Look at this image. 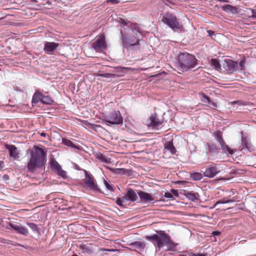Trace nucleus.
Returning a JSON list of instances; mask_svg holds the SVG:
<instances>
[{
	"label": "nucleus",
	"mask_w": 256,
	"mask_h": 256,
	"mask_svg": "<svg viewBox=\"0 0 256 256\" xmlns=\"http://www.w3.org/2000/svg\"><path fill=\"white\" fill-rule=\"evenodd\" d=\"M46 154L42 148L35 146L30 152V157L28 162L27 168L30 172L42 168L46 162Z\"/></svg>",
	"instance_id": "obj_1"
},
{
	"label": "nucleus",
	"mask_w": 256,
	"mask_h": 256,
	"mask_svg": "<svg viewBox=\"0 0 256 256\" xmlns=\"http://www.w3.org/2000/svg\"><path fill=\"white\" fill-rule=\"evenodd\" d=\"M146 239L154 242L156 246L160 248L166 246V250H172L176 244L171 240L170 236L162 230L157 232V234L146 236Z\"/></svg>",
	"instance_id": "obj_2"
},
{
	"label": "nucleus",
	"mask_w": 256,
	"mask_h": 256,
	"mask_svg": "<svg viewBox=\"0 0 256 256\" xmlns=\"http://www.w3.org/2000/svg\"><path fill=\"white\" fill-rule=\"evenodd\" d=\"M196 61L194 56L187 52H180L177 56L175 65L178 70L186 71L195 67Z\"/></svg>",
	"instance_id": "obj_3"
},
{
	"label": "nucleus",
	"mask_w": 256,
	"mask_h": 256,
	"mask_svg": "<svg viewBox=\"0 0 256 256\" xmlns=\"http://www.w3.org/2000/svg\"><path fill=\"white\" fill-rule=\"evenodd\" d=\"M162 21L174 32L184 31L183 26L179 22L177 18L171 14H164L162 17Z\"/></svg>",
	"instance_id": "obj_4"
},
{
	"label": "nucleus",
	"mask_w": 256,
	"mask_h": 256,
	"mask_svg": "<svg viewBox=\"0 0 256 256\" xmlns=\"http://www.w3.org/2000/svg\"><path fill=\"white\" fill-rule=\"evenodd\" d=\"M245 63L244 60H242L238 62L230 59H226L224 61L223 66L226 70L230 73H232L236 71L242 70L244 68Z\"/></svg>",
	"instance_id": "obj_5"
},
{
	"label": "nucleus",
	"mask_w": 256,
	"mask_h": 256,
	"mask_svg": "<svg viewBox=\"0 0 256 256\" xmlns=\"http://www.w3.org/2000/svg\"><path fill=\"white\" fill-rule=\"evenodd\" d=\"M108 126L119 124L122 123V118L119 111H113L110 114L106 116L104 120Z\"/></svg>",
	"instance_id": "obj_6"
},
{
	"label": "nucleus",
	"mask_w": 256,
	"mask_h": 256,
	"mask_svg": "<svg viewBox=\"0 0 256 256\" xmlns=\"http://www.w3.org/2000/svg\"><path fill=\"white\" fill-rule=\"evenodd\" d=\"M92 46L96 52H102L106 48V44L104 36L100 35L98 38L92 44Z\"/></svg>",
	"instance_id": "obj_7"
},
{
	"label": "nucleus",
	"mask_w": 256,
	"mask_h": 256,
	"mask_svg": "<svg viewBox=\"0 0 256 256\" xmlns=\"http://www.w3.org/2000/svg\"><path fill=\"white\" fill-rule=\"evenodd\" d=\"M84 174L86 178L84 180V186L86 189L94 191L98 190V188L94 178L92 177L86 170H84Z\"/></svg>",
	"instance_id": "obj_8"
},
{
	"label": "nucleus",
	"mask_w": 256,
	"mask_h": 256,
	"mask_svg": "<svg viewBox=\"0 0 256 256\" xmlns=\"http://www.w3.org/2000/svg\"><path fill=\"white\" fill-rule=\"evenodd\" d=\"M220 172V170L216 164H212L208 166L204 172L203 175L205 177L212 178L216 174Z\"/></svg>",
	"instance_id": "obj_9"
},
{
	"label": "nucleus",
	"mask_w": 256,
	"mask_h": 256,
	"mask_svg": "<svg viewBox=\"0 0 256 256\" xmlns=\"http://www.w3.org/2000/svg\"><path fill=\"white\" fill-rule=\"evenodd\" d=\"M39 101L44 104H51L53 102L52 100L49 96H44L42 94H40L38 96H36V94H34L32 98V102H37Z\"/></svg>",
	"instance_id": "obj_10"
},
{
	"label": "nucleus",
	"mask_w": 256,
	"mask_h": 256,
	"mask_svg": "<svg viewBox=\"0 0 256 256\" xmlns=\"http://www.w3.org/2000/svg\"><path fill=\"white\" fill-rule=\"evenodd\" d=\"M122 40L124 46L127 48L132 46H138L140 44V40L135 38L123 37Z\"/></svg>",
	"instance_id": "obj_11"
},
{
	"label": "nucleus",
	"mask_w": 256,
	"mask_h": 256,
	"mask_svg": "<svg viewBox=\"0 0 256 256\" xmlns=\"http://www.w3.org/2000/svg\"><path fill=\"white\" fill-rule=\"evenodd\" d=\"M162 124V122L158 120L156 114H154L149 118L147 125L154 128H157Z\"/></svg>",
	"instance_id": "obj_12"
},
{
	"label": "nucleus",
	"mask_w": 256,
	"mask_h": 256,
	"mask_svg": "<svg viewBox=\"0 0 256 256\" xmlns=\"http://www.w3.org/2000/svg\"><path fill=\"white\" fill-rule=\"evenodd\" d=\"M58 46V43L46 42L44 43V50L46 53L51 54L52 52L56 49Z\"/></svg>",
	"instance_id": "obj_13"
},
{
	"label": "nucleus",
	"mask_w": 256,
	"mask_h": 256,
	"mask_svg": "<svg viewBox=\"0 0 256 256\" xmlns=\"http://www.w3.org/2000/svg\"><path fill=\"white\" fill-rule=\"evenodd\" d=\"M10 226L15 230L16 232L19 234L26 235L28 234V229L22 226L21 224H10Z\"/></svg>",
	"instance_id": "obj_14"
},
{
	"label": "nucleus",
	"mask_w": 256,
	"mask_h": 256,
	"mask_svg": "<svg viewBox=\"0 0 256 256\" xmlns=\"http://www.w3.org/2000/svg\"><path fill=\"white\" fill-rule=\"evenodd\" d=\"M138 195L142 200L145 202H150L154 200L152 196L146 192L140 191L138 192Z\"/></svg>",
	"instance_id": "obj_15"
},
{
	"label": "nucleus",
	"mask_w": 256,
	"mask_h": 256,
	"mask_svg": "<svg viewBox=\"0 0 256 256\" xmlns=\"http://www.w3.org/2000/svg\"><path fill=\"white\" fill-rule=\"evenodd\" d=\"M124 197H126L127 202L128 200L135 202L138 199V196L136 192L130 188L128 190V192Z\"/></svg>",
	"instance_id": "obj_16"
},
{
	"label": "nucleus",
	"mask_w": 256,
	"mask_h": 256,
	"mask_svg": "<svg viewBox=\"0 0 256 256\" xmlns=\"http://www.w3.org/2000/svg\"><path fill=\"white\" fill-rule=\"evenodd\" d=\"M7 148L8 150L10 152V156L13 158L14 159H16L19 158L18 156V152L17 148L12 145L8 146Z\"/></svg>",
	"instance_id": "obj_17"
},
{
	"label": "nucleus",
	"mask_w": 256,
	"mask_h": 256,
	"mask_svg": "<svg viewBox=\"0 0 256 256\" xmlns=\"http://www.w3.org/2000/svg\"><path fill=\"white\" fill-rule=\"evenodd\" d=\"M217 142L219 143L221 149L224 150H226L230 154H232L234 153V151L232 150L228 146L225 144V142L223 140V138H221L217 140Z\"/></svg>",
	"instance_id": "obj_18"
},
{
	"label": "nucleus",
	"mask_w": 256,
	"mask_h": 256,
	"mask_svg": "<svg viewBox=\"0 0 256 256\" xmlns=\"http://www.w3.org/2000/svg\"><path fill=\"white\" fill-rule=\"evenodd\" d=\"M164 148L170 151L172 154H174L176 152V150L172 142H167L164 146Z\"/></svg>",
	"instance_id": "obj_19"
},
{
	"label": "nucleus",
	"mask_w": 256,
	"mask_h": 256,
	"mask_svg": "<svg viewBox=\"0 0 256 256\" xmlns=\"http://www.w3.org/2000/svg\"><path fill=\"white\" fill-rule=\"evenodd\" d=\"M130 245L133 248H136L140 250H143L146 246L145 243L141 241L133 242Z\"/></svg>",
	"instance_id": "obj_20"
},
{
	"label": "nucleus",
	"mask_w": 256,
	"mask_h": 256,
	"mask_svg": "<svg viewBox=\"0 0 256 256\" xmlns=\"http://www.w3.org/2000/svg\"><path fill=\"white\" fill-rule=\"evenodd\" d=\"M185 196L186 198L192 201H195L199 198V194L196 192H188L186 193Z\"/></svg>",
	"instance_id": "obj_21"
},
{
	"label": "nucleus",
	"mask_w": 256,
	"mask_h": 256,
	"mask_svg": "<svg viewBox=\"0 0 256 256\" xmlns=\"http://www.w3.org/2000/svg\"><path fill=\"white\" fill-rule=\"evenodd\" d=\"M50 164L52 170L54 172H56L58 170H60V168H61V166L54 160H52Z\"/></svg>",
	"instance_id": "obj_22"
},
{
	"label": "nucleus",
	"mask_w": 256,
	"mask_h": 256,
	"mask_svg": "<svg viewBox=\"0 0 256 256\" xmlns=\"http://www.w3.org/2000/svg\"><path fill=\"white\" fill-rule=\"evenodd\" d=\"M191 178L194 180H199L202 178V174L198 172H194L190 174Z\"/></svg>",
	"instance_id": "obj_23"
},
{
	"label": "nucleus",
	"mask_w": 256,
	"mask_h": 256,
	"mask_svg": "<svg viewBox=\"0 0 256 256\" xmlns=\"http://www.w3.org/2000/svg\"><path fill=\"white\" fill-rule=\"evenodd\" d=\"M62 144L65 146H68L74 148L75 149H78V147L73 144L72 142L70 140L67 139H63L62 140Z\"/></svg>",
	"instance_id": "obj_24"
},
{
	"label": "nucleus",
	"mask_w": 256,
	"mask_h": 256,
	"mask_svg": "<svg viewBox=\"0 0 256 256\" xmlns=\"http://www.w3.org/2000/svg\"><path fill=\"white\" fill-rule=\"evenodd\" d=\"M80 248L82 250V251L83 253L90 254L92 252V250L86 244L80 245Z\"/></svg>",
	"instance_id": "obj_25"
},
{
	"label": "nucleus",
	"mask_w": 256,
	"mask_h": 256,
	"mask_svg": "<svg viewBox=\"0 0 256 256\" xmlns=\"http://www.w3.org/2000/svg\"><path fill=\"white\" fill-rule=\"evenodd\" d=\"M116 203L118 206L123 207L124 204H127L126 199L124 196L121 198H117Z\"/></svg>",
	"instance_id": "obj_26"
},
{
	"label": "nucleus",
	"mask_w": 256,
	"mask_h": 256,
	"mask_svg": "<svg viewBox=\"0 0 256 256\" xmlns=\"http://www.w3.org/2000/svg\"><path fill=\"white\" fill-rule=\"evenodd\" d=\"M27 224L34 232L36 234L40 233L39 229L38 227V226L36 224L33 222H28Z\"/></svg>",
	"instance_id": "obj_27"
},
{
	"label": "nucleus",
	"mask_w": 256,
	"mask_h": 256,
	"mask_svg": "<svg viewBox=\"0 0 256 256\" xmlns=\"http://www.w3.org/2000/svg\"><path fill=\"white\" fill-rule=\"evenodd\" d=\"M177 191L175 190H172L171 192H166L164 194V196L166 198H169V199H172L174 198L173 194L174 195L177 194Z\"/></svg>",
	"instance_id": "obj_28"
},
{
	"label": "nucleus",
	"mask_w": 256,
	"mask_h": 256,
	"mask_svg": "<svg viewBox=\"0 0 256 256\" xmlns=\"http://www.w3.org/2000/svg\"><path fill=\"white\" fill-rule=\"evenodd\" d=\"M86 125L88 128H91L96 131L98 130H100V128H101V126L100 125L90 123V122H87L86 124Z\"/></svg>",
	"instance_id": "obj_29"
},
{
	"label": "nucleus",
	"mask_w": 256,
	"mask_h": 256,
	"mask_svg": "<svg viewBox=\"0 0 256 256\" xmlns=\"http://www.w3.org/2000/svg\"><path fill=\"white\" fill-rule=\"evenodd\" d=\"M98 158L99 160H100L102 162H104L106 164H109L110 162V159L105 156L102 155V154H100L98 156Z\"/></svg>",
	"instance_id": "obj_30"
},
{
	"label": "nucleus",
	"mask_w": 256,
	"mask_h": 256,
	"mask_svg": "<svg viewBox=\"0 0 256 256\" xmlns=\"http://www.w3.org/2000/svg\"><path fill=\"white\" fill-rule=\"evenodd\" d=\"M211 64L216 70L220 69V65L218 60L216 59H212L211 60Z\"/></svg>",
	"instance_id": "obj_31"
},
{
	"label": "nucleus",
	"mask_w": 256,
	"mask_h": 256,
	"mask_svg": "<svg viewBox=\"0 0 256 256\" xmlns=\"http://www.w3.org/2000/svg\"><path fill=\"white\" fill-rule=\"evenodd\" d=\"M248 142H247L246 138L244 137L242 138V148L241 150H243L244 149H248Z\"/></svg>",
	"instance_id": "obj_32"
},
{
	"label": "nucleus",
	"mask_w": 256,
	"mask_h": 256,
	"mask_svg": "<svg viewBox=\"0 0 256 256\" xmlns=\"http://www.w3.org/2000/svg\"><path fill=\"white\" fill-rule=\"evenodd\" d=\"M234 200H226L225 198H224L222 200H218L216 202V204L214 205V208L216 207V206L218 204H227V203H230L232 202Z\"/></svg>",
	"instance_id": "obj_33"
},
{
	"label": "nucleus",
	"mask_w": 256,
	"mask_h": 256,
	"mask_svg": "<svg viewBox=\"0 0 256 256\" xmlns=\"http://www.w3.org/2000/svg\"><path fill=\"white\" fill-rule=\"evenodd\" d=\"M56 172L59 176H60L63 178H66V172L64 170L62 167L60 168V170H58Z\"/></svg>",
	"instance_id": "obj_34"
},
{
	"label": "nucleus",
	"mask_w": 256,
	"mask_h": 256,
	"mask_svg": "<svg viewBox=\"0 0 256 256\" xmlns=\"http://www.w3.org/2000/svg\"><path fill=\"white\" fill-rule=\"evenodd\" d=\"M99 76L104 77L106 78H115L116 76L114 74H109V73H104V74H100L98 75Z\"/></svg>",
	"instance_id": "obj_35"
},
{
	"label": "nucleus",
	"mask_w": 256,
	"mask_h": 256,
	"mask_svg": "<svg viewBox=\"0 0 256 256\" xmlns=\"http://www.w3.org/2000/svg\"><path fill=\"white\" fill-rule=\"evenodd\" d=\"M2 242L4 244H12L14 246H21L25 248L24 246L20 245V244H18V243L14 242L11 240H3Z\"/></svg>",
	"instance_id": "obj_36"
},
{
	"label": "nucleus",
	"mask_w": 256,
	"mask_h": 256,
	"mask_svg": "<svg viewBox=\"0 0 256 256\" xmlns=\"http://www.w3.org/2000/svg\"><path fill=\"white\" fill-rule=\"evenodd\" d=\"M202 100L204 102H207L208 104H210V100L209 98L206 96V94H202Z\"/></svg>",
	"instance_id": "obj_37"
},
{
	"label": "nucleus",
	"mask_w": 256,
	"mask_h": 256,
	"mask_svg": "<svg viewBox=\"0 0 256 256\" xmlns=\"http://www.w3.org/2000/svg\"><path fill=\"white\" fill-rule=\"evenodd\" d=\"M126 170L124 168H116L114 170V172L116 174H122L126 173Z\"/></svg>",
	"instance_id": "obj_38"
},
{
	"label": "nucleus",
	"mask_w": 256,
	"mask_h": 256,
	"mask_svg": "<svg viewBox=\"0 0 256 256\" xmlns=\"http://www.w3.org/2000/svg\"><path fill=\"white\" fill-rule=\"evenodd\" d=\"M232 104H237L238 106H246V102L242 100L234 101L232 102Z\"/></svg>",
	"instance_id": "obj_39"
},
{
	"label": "nucleus",
	"mask_w": 256,
	"mask_h": 256,
	"mask_svg": "<svg viewBox=\"0 0 256 256\" xmlns=\"http://www.w3.org/2000/svg\"><path fill=\"white\" fill-rule=\"evenodd\" d=\"M214 136L216 140H220L221 138H222V134L220 132H216L214 133Z\"/></svg>",
	"instance_id": "obj_40"
},
{
	"label": "nucleus",
	"mask_w": 256,
	"mask_h": 256,
	"mask_svg": "<svg viewBox=\"0 0 256 256\" xmlns=\"http://www.w3.org/2000/svg\"><path fill=\"white\" fill-rule=\"evenodd\" d=\"M104 184L105 186L106 187V189L110 192H112L113 191V188H112V186L109 184L108 183V182L106 180H104Z\"/></svg>",
	"instance_id": "obj_41"
},
{
	"label": "nucleus",
	"mask_w": 256,
	"mask_h": 256,
	"mask_svg": "<svg viewBox=\"0 0 256 256\" xmlns=\"http://www.w3.org/2000/svg\"><path fill=\"white\" fill-rule=\"evenodd\" d=\"M190 256H206L205 254H201L198 253L191 252L189 254Z\"/></svg>",
	"instance_id": "obj_42"
},
{
	"label": "nucleus",
	"mask_w": 256,
	"mask_h": 256,
	"mask_svg": "<svg viewBox=\"0 0 256 256\" xmlns=\"http://www.w3.org/2000/svg\"><path fill=\"white\" fill-rule=\"evenodd\" d=\"M116 68L120 69V72H126V70L130 69V68H122V67H117Z\"/></svg>",
	"instance_id": "obj_43"
},
{
	"label": "nucleus",
	"mask_w": 256,
	"mask_h": 256,
	"mask_svg": "<svg viewBox=\"0 0 256 256\" xmlns=\"http://www.w3.org/2000/svg\"><path fill=\"white\" fill-rule=\"evenodd\" d=\"M252 17L256 18V10H252Z\"/></svg>",
	"instance_id": "obj_44"
},
{
	"label": "nucleus",
	"mask_w": 256,
	"mask_h": 256,
	"mask_svg": "<svg viewBox=\"0 0 256 256\" xmlns=\"http://www.w3.org/2000/svg\"><path fill=\"white\" fill-rule=\"evenodd\" d=\"M232 6H230L229 4L226 5L224 7V10H230V8H232Z\"/></svg>",
	"instance_id": "obj_45"
},
{
	"label": "nucleus",
	"mask_w": 256,
	"mask_h": 256,
	"mask_svg": "<svg viewBox=\"0 0 256 256\" xmlns=\"http://www.w3.org/2000/svg\"><path fill=\"white\" fill-rule=\"evenodd\" d=\"M108 2H111L114 4H117V3L120 2V0H108Z\"/></svg>",
	"instance_id": "obj_46"
},
{
	"label": "nucleus",
	"mask_w": 256,
	"mask_h": 256,
	"mask_svg": "<svg viewBox=\"0 0 256 256\" xmlns=\"http://www.w3.org/2000/svg\"><path fill=\"white\" fill-rule=\"evenodd\" d=\"M208 33L210 36H211L214 34V32L210 30H208Z\"/></svg>",
	"instance_id": "obj_47"
},
{
	"label": "nucleus",
	"mask_w": 256,
	"mask_h": 256,
	"mask_svg": "<svg viewBox=\"0 0 256 256\" xmlns=\"http://www.w3.org/2000/svg\"><path fill=\"white\" fill-rule=\"evenodd\" d=\"M121 21H122V24L123 25H124V26L128 25V23H127V22H126L125 20H121Z\"/></svg>",
	"instance_id": "obj_48"
},
{
	"label": "nucleus",
	"mask_w": 256,
	"mask_h": 256,
	"mask_svg": "<svg viewBox=\"0 0 256 256\" xmlns=\"http://www.w3.org/2000/svg\"><path fill=\"white\" fill-rule=\"evenodd\" d=\"M106 251L109 252H114L116 251V250L114 249H106Z\"/></svg>",
	"instance_id": "obj_49"
},
{
	"label": "nucleus",
	"mask_w": 256,
	"mask_h": 256,
	"mask_svg": "<svg viewBox=\"0 0 256 256\" xmlns=\"http://www.w3.org/2000/svg\"><path fill=\"white\" fill-rule=\"evenodd\" d=\"M212 234L214 236L218 235L220 234V232L218 231H214L212 232Z\"/></svg>",
	"instance_id": "obj_50"
},
{
	"label": "nucleus",
	"mask_w": 256,
	"mask_h": 256,
	"mask_svg": "<svg viewBox=\"0 0 256 256\" xmlns=\"http://www.w3.org/2000/svg\"><path fill=\"white\" fill-rule=\"evenodd\" d=\"M212 105L214 106V108H216L217 107L216 104L214 102H211Z\"/></svg>",
	"instance_id": "obj_51"
},
{
	"label": "nucleus",
	"mask_w": 256,
	"mask_h": 256,
	"mask_svg": "<svg viewBox=\"0 0 256 256\" xmlns=\"http://www.w3.org/2000/svg\"><path fill=\"white\" fill-rule=\"evenodd\" d=\"M3 178L4 180H8V175H4Z\"/></svg>",
	"instance_id": "obj_52"
},
{
	"label": "nucleus",
	"mask_w": 256,
	"mask_h": 256,
	"mask_svg": "<svg viewBox=\"0 0 256 256\" xmlns=\"http://www.w3.org/2000/svg\"><path fill=\"white\" fill-rule=\"evenodd\" d=\"M99 250H100V251H102V252L106 251V248H100L99 249Z\"/></svg>",
	"instance_id": "obj_53"
},
{
	"label": "nucleus",
	"mask_w": 256,
	"mask_h": 256,
	"mask_svg": "<svg viewBox=\"0 0 256 256\" xmlns=\"http://www.w3.org/2000/svg\"><path fill=\"white\" fill-rule=\"evenodd\" d=\"M46 133H44V132H42L40 134V136H44V137H45L46 136Z\"/></svg>",
	"instance_id": "obj_54"
},
{
	"label": "nucleus",
	"mask_w": 256,
	"mask_h": 256,
	"mask_svg": "<svg viewBox=\"0 0 256 256\" xmlns=\"http://www.w3.org/2000/svg\"><path fill=\"white\" fill-rule=\"evenodd\" d=\"M0 164H2V166H1V168H3V167H4L3 162H0Z\"/></svg>",
	"instance_id": "obj_55"
}]
</instances>
